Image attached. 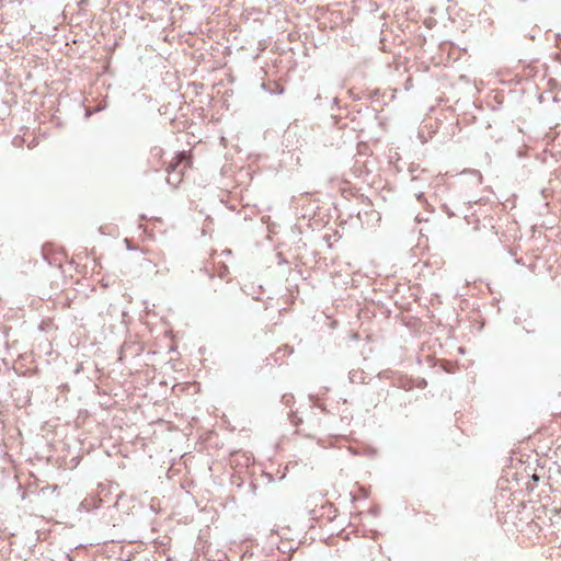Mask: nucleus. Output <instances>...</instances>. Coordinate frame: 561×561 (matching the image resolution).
Listing matches in <instances>:
<instances>
[{"label":"nucleus","mask_w":561,"mask_h":561,"mask_svg":"<svg viewBox=\"0 0 561 561\" xmlns=\"http://www.w3.org/2000/svg\"><path fill=\"white\" fill-rule=\"evenodd\" d=\"M190 153L182 151L178 153L167 165L165 171L169 173L168 182L176 185L182 181L184 172L191 168Z\"/></svg>","instance_id":"f257e3e1"}]
</instances>
